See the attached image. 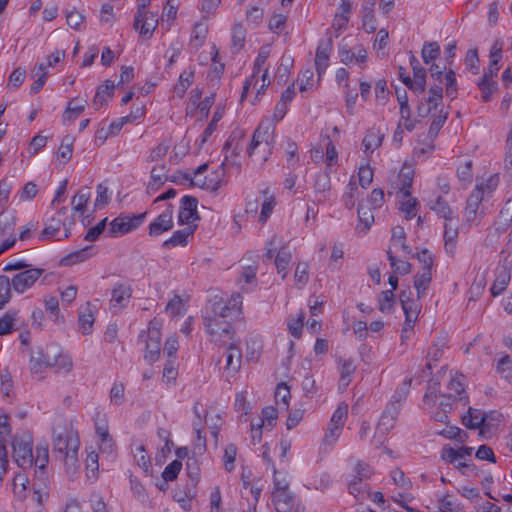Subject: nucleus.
<instances>
[{"label": "nucleus", "mask_w": 512, "mask_h": 512, "mask_svg": "<svg viewBox=\"0 0 512 512\" xmlns=\"http://www.w3.org/2000/svg\"><path fill=\"white\" fill-rule=\"evenodd\" d=\"M80 441L76 433L63 431L55 434L53 439V451L67 466H75L78 461L77 453Z\"/></svg>", "instance_id": "20e7f679"}, {"label": "nucleus", "mask_w": 512, "mask_h": 512, "mask_svg": "<svg viewBox=\"0 0 512 512\" xmlns=\"http://www.w3.org/2000/svg\"><path fill=\"white\" fill-rule=\"evenodd\" d=\"M511 279V266L506 262L495 269V279L490 288L493 297L499 296L507 287Z\"/></svg>", "instance_id": "aec40b11"}, {"label": "nucleus", "mask_w": 512, "mask_h": 512, "mask_svg": "<svg viewBox=\"0 0 512 512\" xmlns=\"http://www.w3.org/2000/svg\"><path fill=\"white\" fill-rule=\"evenodd\" d=\"M453 394H440L438 383L431 382L423 397V404L429 405L431 408H440L444 411H452Z\"/></svg>", "instance_id": "9d476101"}, {"label": "nucleus", "mask_w": 512, "mask_h": 512, "mask_svg": "<svg viewBox=\"0 0 512 512\" xmlns=\"http://www.w3.org/2000/svg\"><path fill=\"white\" fill-rule=\"evenodd\" d=\"M12 285L10 278L0 275V309H3L9 303L12 297Z\"/></svg>", "instance_id": "603ef678"}, {"label": "nucleus", "mask_w": 512, "mask_h": 512, "mask_svg": "<svg viewBox=\"0 0 512 512\" xmlns=\"http://www.w3.org/2000/svg\"><path fill=\"white\" fill-rule=\"evenodd\" d=\"M314 202L323 204L332 197L330 171L319 173L314 181Z\"/></svg>", "instance_id": "dca6fc26"}, {"label": "nucleus", "mask_w": 512, "mask_h": 512, "mask_svg": "<svg viewBox=\"0 0 512 512\" xmlns=\"http://www.w3.org/2000/svg\"><path fill=\"white\" fill-rule=\"evenodd\" d=\"M496 371L507 382H512V359L509 355H504L499 359Z\"/></svg>", "instance_id": "864d4df0"}, {"label": "nucleus", "mask_w": 512, "mask_h": 512, "mask_svg": "<svg viewBox=\"0 0 512 512\" xmlns=\"http://www.w3.org/2000/svg\"><path fill=\"white\" fill-rule=\"evenodd\" d=\"M19 311L9 310L0 317V335H8L15 329L18 320Z\"/></svg>", "instance_id": "58836bf2"}, {"label": "nucleus", "mask_w": 512, "mask_h": 512, "mask_svg": "<svg viewBox=\"0 0 512 512\" xmlns=\"http://www.w3.org/2000/svg\"><path fill=\"white\" fill-rule=\"evenodd\" d=\"M207 34V25L201 22L196 23L191 33L189 46L195 51L198 50L205 43Z\"/></svg>", "instance_id": "c9c22d12"}, {"label": "nucleus", "mask_w": 512, "mask_h": 512, "mask_svg": "<svg viewBox=\"0 0 512 512\" xmlns=\"http://www.w3.org/2000/svg\"><path fill=\"white\" fill-rule=\"evenodd\" d=\"M395 306L394 293L392 290L382 291L379 297V310L382 313H389Z\"/></svg>", "instance_id": "338daca9"}, {"label": "nucleus", "mask_w": 512, "mask_h": 512, "mask_svg": "<svg viewBox=\"0 0 512 512\" xmlns=\"http://www.w3.org/2000/svg\"><path fill=\"white\" fill-rule=\"evenodd\" d=\"M167 180L168 176L166 175L165 165L154 166L151 170V180L148 184V190H158Z\"/></svg>", "instance_id": "ea45409f"}, {"label": "nucleus", "mask_w": 512, "mask_h": 512, "mask_svg": "<svg viewBox=\"0 0 512 512\" xmlns=\"http://www.w3.org/2000/svg\"><path fill=\"white\" fill-rule=\"evenodd\" d=\"M44 306L46 312L49 313V318L55 323H62L63 316L60 314L59 301L55 296H48L44 299Z\"/></svg>", "instance_id": "49530a36"}, {"label": "nucleus", "mask_w": 512, "mask_h": 512, "mask_svg": "<svg viewBox=\"0 0 512 512\" xmlns=\"http://www.w3.org/2000/svg\"><path fill=\"white\" fill-rule=\"evenodd\" d=\"M401 306L405 315L404 332L413 331V327L418 319L420 312L419 301L413 300Z\"/></svg>", "instance_id": "c85d7f7f"}, {"label": "nucleus", "mask_w": 512, "mask_h": 512, "mask_svg": "<svg viewBox=\"0 0 512 512\" xmlns=\"http://www.w3.org/2000/svg\"><path fill=\"white\" fill-rule=\"evenodd\" d=\"M194 78V71L185 70L179 76L178 83L175 85V92L181 97L192 84Z\"/></svg>", "instance_id": "680f3d73"}, {"label": "nucleus", "mask_w": 512, "mask_h": 512, "mask_svg": "<svg viewBox=\"0 0 512 512\" xmlns=\"http://www.w3.org/2000/svg\"><path fill=\"white\" fill-rule=\"evenodd\" d=\"M173 228V212L170 209L162 212L153 222L149 225V235L157 237L162 233L169 231Z\"/></svg>", "instance_id": "5701e85b"}, {"label": "nucleus", "mask_w": 512, "mask_h": 512, "mask_svg": "<svg viewBox=\"0 0 512 512\" xmlns=\"http://www.w3.org/2000/svg\"><path fill=\"white\" fill-rule=\"evenodd\" d=\"M443 99V88L440 85L431 87L429 90V96L424 99L417 108L418 115L420 117H427L432 113L433 110H437L438 106L442 104Z\"/></svg>", "instance_id": "a211bd4d"}, {"label": "nucleus", "mask_w": 512, "mask_h": 512, "mask_svg": "<svg viewBox=\"0 0 512 512\" xmlns=\"http://www.w3.org/2000/svg\"><path fill=\"white\" fill-rule=\"evenodd\" d=\"M274 144L275 125L262 121L253 133L247 154L253 161L264 164L271 156Z\"/></svg>", "instance_id": "f03ea898"}, {"label": "nucleus", "mask_w": 512, "mask_h": 512, "mask_svg": "<svg viewBox=\"0 0 512 512\" xmlns=\"http://www.w3.org/2000/svg\"><path fill=\"white\" fill-rule=\"evenodd\" d=\"M446 348L447 342L444 338L438 339L431 344L426 355V368L428 370H431L433 364H436L443 357Z\"/></svg>", "instance_id": "c756f323"}, {"label": "nucleus", "mask_w": 512, "mask_h": 512, "mask_svg": "<svg viewBox=\"0 0 512 512\" xmlns=\"http://www.w3.org/2000/svg\"><path fill=\"white\" fill-rule=\"evenodd\" d=\"M90 247L75 251L62 258L61 263L63 265H73L79 262H83L91 257Z\"/></svg>", "instance_id": "bf43d9fd"}, {"label": "nucleus", "mask_w": 512, "mask_h": 512, "mask_svg": "<svg viewBox=\"0 0 512 512\" xmlns=\"http://www.w3.org/2000/svg\"><path fill=\"white\" fill-rule=\"evenodd\" d=\"M229 309L224 305V301L222 299H214L210 302L209 306L206 307V310L203 314L204 327L205 332L209 331L210 324H216L213 326L214 328L220 327L221 324H228V317L226 316V312Z\"/></svg>", "instance_id": "9b49d317"}, {"label": "nucleus", "mask_w": 512, "mask_h": 512, "mask_svg": "<svg viewBox=\"0 0 512 512\" xmlns=\"http://www.w3.org/2000/svg\"><path fill=\"white\" fill-rule=\"evenodd\" d=\"M292 255L290 250L286 245L282 246L277 255L275 256V266L278 274H281V277L284 279L288 275V266L291 261Z\"/></svg>", "instance_id": "72a5a7b5"}, {"label": "nucleus", "mask_w": 512, "mask_h": 512, "mask_svg": "<svg viewBox=\"0 0 512 512\" xmlns=\"http://www.w3.org/2000/svg\"><path fill=\"white\" fill-rule=\"evenodd\" d=\"M441 459L446 463L453 464L455 468L459 470L464 468L470 469L471 471L476 470L475 465L464 462L462 456L459 455V453L456 452V449L452 447L445 446L442 448Z\"/></svg>", "instance_id": "393cba45"}, {"label": "nucleus", "mask_w": 512, "mask_h": 512, "mask_svg": "<svg viewBox=\"0 0 512 512\" xmlns=\"http://www.w3.org/2000/svg\"><path fill=\"white\" fill-rule=\"evenodd\" d=\"M463 424L469 429L489 427L488 416L481 411L469 408L468 415L463 417Z\"/></svg>", "instance_id": "7c9ffc66"}, {"label": "nucleus", "mask_w": 512, "mask_h": 512, "mask_svg": "<svg viewBox=\"0 0 512 512\" xmlns=\"http://www.w3.org/2000/svg\"><path fill=\"white\" fill-rule=\"evenodd\" d=\"M216 326V324L209 325V331H207V335L212 343L218 345L220 347H224L229 345L231 342L240 341L235 338V330L232 327L231 323L221 324L220 327H212Z\"/></svg>", "instance_id": "2eb2a0df"}, {"label": "nucleus", "mask_w": 512, "mask_h": 512, "mask_svg": "<svg viewBox=\"0 0 512 512\" xmlns=\"http://www.w3.org/2000/svg\"><path fill=\"white\" fill-rule=\"evenodd\" d=\"M132 287L125 282H117L113 285L110 298V309L118 313L127 307L132 297Z\"/></svg>", "instance_id": "ddd939ff"}, {"label": "nucleus", "mask_w": 512, "mask_h": 512, "mask_svg": "<svg viewBox=\"0 0 512 512\" xmlns=\"http://www.w3.org/2000/svg\"><path fill=\"white\" fill-rule=\"evenodd\" d=\"M186 311V306L184 300L178 296L175 295L167 304L166 306V312L169 313L171 316H179L183 315Z\"/></svg>", "instance_id": "774afa93"}, {"label": "nucleus", "mask_w": 512, "mask_h": 512, "mask_svg": "<svg viewBox=\"0 0 512 512\" xmlns=\"http://www.w3.org/2000/svg\"><path fill=\"white\" fill-rule=\"evenodd\" d=\"M13 459L16 464L23 468H31L33 466V448L30 440H24L14 437L13 442Z\"/></svg>", "instance_id": "f8f14e48"}, {"label": "nucleus", "mask_w": 512, "mask_h": 512, "mask_svg": "<svg viewBox=\"0 0 512 512\" xmlns=\"http://www.w3.org/2000/svg\"><path fill=\"white\" fill-rule=\"evenodd\" d=\"M402 197L403 198L400 201V210L405 214V218L410 220L416 216L419 202L416 198L412 197L411 193H409V196Z\"/></svg>", "instance_id": "a18cd8bd"}, {"label": "nucleus", "mask_w": 512, "mask_h": 512, "mask_svg": "<svg viewBox=\"0 0 512 512\" xmlns=\"http://www.w3.org/2000/svg\"><path fill=\"white\" fill-rule=\"evenodd\" d=\"M270 50L267 47H262L254 61L253 73L246 79L243 91L241 94V100L247 97L249 89L252 87L257 90L256 98L270 85L268 78V68L265 67L267 59L269 57Z\"/></svg>", "instance_id": "7ed1b4c3"}, {"label": "nucleus", "mask_w": 512, "mask_h": 512, "mask_svg": "<svg viewBox=\"0 0 512 512\" xmlns=\"http://www.w3.org/2000/svg\"><path fill=\"white\" fill-rule=\"evenodd\" d=\"M388 260L390 262V266L394 270L395 273L406 275L411 272V264L404 260L397 259L391 251L387 252Z\"/></svg>", "instance_id": "0e129e2a"}, {"label": "nucleus", "mask_w": 512, "mask_h": 512, "mask_svg": "<svg viewBox=\"0 0 512 512\" xmlns=\"http://www.w3.org/2000/svg\"><path fill=\"white\" fill-rule=\"evenodd\" d=\"M35 456L33 455V464L39 470H44L49 461V452L47 445H37L35 449Z\"/></svg>", "instance_id": "13d9d810"}, {"label": "nucleus", "mask_w": 512, "mask_h": 512, "mask_svg": "<svg viewBox=\"0 0 512 512\" xmlns=\"http://www.w3.org/2000/svg\"><path fill=\"white\" fill-rule=\"evenodd\" d=\"M61 355V350L58 346H48L45 352H39L38 357H32V369L38 371V369L44 365L46 367H55L57 365L58 356Z\"/></svg>", "instance_id": "412c9836"}, {"label": "nucleus", "mask_w": 512, "mask_h": 512, "mask_svg": "<svg viewBox=\"0 0 512 512\" xmlns=\"http://www.w3.org/2000/svg\"><path fill=\"white\" fill-rule=\"evenodd\" d=\"M431 271L428 269L422 270V272L418 273L414 277V287L417 291L418 298H421L425 292L428 290L429 285L431 283Z\"/></svg>", "instance_id": "c03bdc74"}, {"label": "nucleus", "mask_w": 512, "mask_h": 512, "mask_svg": "<svg viewBox=\"0 0 512 512\" xmlns=\"http://www.w3.org/2000/svg\"><path fill=\"white\" fill-rule=\"evenodd\" d=\"M512 224V196L505 202L497 220L494 223L495 230L503 233Z\"/></svg>", "instance_id": "2f4dec72"}, {"label": "nucleus", "mask_w": 512, "mask_h": 512, "mask_svg": "<svg viewBox=\"0 0 512 512\" xmlns=\"http://www.w3.org/2000/svg\"><path fill=\"white\" fill-rule=\"evenodd\" d=\"M114 89L115 84L110 80H107L103 86H100L97 89L93 99V105L95 109H100L107 102V98L113 95Z\"/></svg>", "instance_id": "4c0bfd02"}, {"label": "nucleus", "mask_w": 512, "mask_h": 512, "mask_svg": "<svg viewBox=\"0 0 512 512\" xmlns=\"http://www.w3.org/2000/svg\"><path fill=\"white\" fill-rule=\"evenodd\" d=\"M43 273L44 269L41 268H29L17 272L10 278L13 291L17 294H24L35 286Z\"/></svg>", "instance_id": "1a4fd4ad"}, {"label": "nucleus", "mask_w": 512, "mask_h": 512, "mask_svg": "<svg viewBox=\"0 0 512 512\" xmlns=\"http://www.w3.org/2000/svg\"><path fill=\"white\" fill-rule=\"evenodd\" d=\"M456 175L463 186L469 185L473 180V161L470 159L459 161Z\"/></svg>", "instance_id": "e433bc0d"}, {"label": "nucleus", "mask_w": 512, "mask_h": 512, "mask_svg": "<svg viewBox=\"0 0 512 512\" xmlns=\"http://www.w3.org/2000/svg\"><path fill=\"white\" fill-rule=\"evenodd\" d=\"M479 89L482 92V99L484 102L491 100L492 94L497 90V83L485 73L478 83Z\"/></svg>", "instance_id": "09e8293b"}, {"label": "nucleus", "mask_w": 512, "mask_h": 512, "mask_svg": "<svg viewBox=\"0 0 512 512\" xmlns=\"http://www.w3.org/2000/svg\"><path fill=\"white\" fill-rule=\"evenodd\" d=\"M161 326L159 319L150 320L146 331L139 334V339L145 342L144 360L148 364H152L159 359L161 350Z\"/></svg>", "instance_id": "423d86ee"}, {"label": "nucleus", "mask_w": 512, "mask_h": 512, "mask_svg": "<svg viewBox=\"0 0 512 512\" xmlns=\"http://www.w3.org/2000/svg\"><path fill=\"white\" fill-rule=\"evenodd\" d=\"M482 189V186H476L467 199L463 218L470 225L477 219L478 209L482 202Z\"/></svg>", "instance_id": "4be33fe9"}, {"label": "nucleus", "mask_w": 512, "mask_h": 512, "mask_svg": "<svg viewBox=\"0 0 512 512\" xmlns=\"http://www.w3.org/2000/svg\"><path fill=\"white\" fill-rule=\"evenodd\" d=\"M359 195V189L354 177L349 180L345 192L342 196V201L347 209H352L355 206L356 199Z\"/></svg>", "instance_id": "37998d69"}, {"label": "nucleus", "mask_w": 512, "mask_h": 512, "mask_svg": "<svg viewBox=\"0 0 512 512\" xmlns=\"http://www.w3.org/2000/svg\"><path fill=\"white\" fill-rule=\"evenodd\" d=\"M192 426L195 434L193 454L201 456L206 452V437L202 434V424L200 422H193Z\"/></svg>", "instance_id": "79ce46f5"}, {"label": "nucleus", "mask_w": 512, "mask_h": 512, "mask_svg": "<svg viewBox=\"0 0 512 512\" xmlns=\"http://www.w3.org/2000/svg\"><path fill=\"white\" fill-rule=\"evenodd\" d=\"M349 493L357 499H364L368 494V485L357 478L352 477L348 484Z\"/></svg>", "instance_id": "4d7b16f0"}, {"label": "nucleus", "mask_w": 512, "mask_h": 512, "mask_svg": "<svg viewBox=\"0 0 512 512\" xmlns=\"http://www.w3.org/2000/svg\"><path fill=\"white\" fill-rule=\"evenodd\" d=\"M196 227L197 225L187 226L184 229L175 231L169 239L163 242L162 246L164 248L186 246L188 243V238L193 235Z\"/></svg>", "instance_id": "bb28decb"}, {"label": "nucleus", "mask_w": 512, "mask_h": 512, "mask_svg": "<svg viewBox=\"0 0 512 512\" xmlns=\"http://www.w3.org/2000/svg\"><path fill=\"white\" fill-rule=\"evenodd\" d=\"M413 178V168L408 165H403L396 179L397 188L399 189V192L402 194V196H409V193H411L410 189L412 187Z\"/></svg>", "instance_id": "a878e982"}, {"label": "nucleus", "mask_w": 512, "mask_h": 512, "mask_svg": "<svg viewBox=\"0 0 512 512\" xmlns=\"http://www.w3.org/2000/svg\"><path fill=\"white\" fill-rule=\"evenodd\" d=\"M382 143V136L374 131H369L363 139L365 153H372Z\"/></svg>", "instance_id": "69168bd1"}, {"label": "nucleus", "mask_w": 512, "mask_h": 512, "mask_svg": "<svg viewBox=\"0 0 512 512\" xmlns=\"http://www.w3.org/2000/svg\"><path fill=\"white\" fill-rule=\"evenodd\" d=\"M463 380H464L463 375H458V376L452 377L448 384V390H449V393L453 394L454 400H458L460 402H463L464 404H467L468 397L465 394Z\"/></svg>", "instance_id": "f704fd0d"}, {"label": "nucleus", "mask_w": 512, "mask_h": 512, "mask_svg": "<svg viewBox=\"0 0 512 512\" xmlns=\"http://www.w3.org/2000/svg\"><path fill=\"white\" fill-rule=\"evenodd\" d=\"M94 321L95 318L89 306L79 312L78 322L83 334L88 335L92 332Z\"/></svg>", "instance_id": "8fccbe9b"}, {"label": "nucleus", "mask_w": 512, "mask_h": 512, "mask_svg": "<svg viewBox=\"0 0 512 512\" xmlns=\"http://www.w3.org/2000/svg\"><path fill=\"white\" fill-rule=\"evenodd\" d=\"M440 55V46L437 42H426L423 45L421 56L425 64L436 60Z\"/></svg>", "instance_id": "5fc2aeb1"}, {"label": "nucleus", "mask_w": 512, "mask_h": 512, "mask_svg": "<svg viewBox=\"0 0 512 512\" xmlns=\"http://www.w3.org/2000/svg\"><path fill=\"white\" fill-rule=\"evenodd\" d=\"M197 198L189 195H185L181 199V206L179 209L178 220L181 224H186L187 226H193L192 224L199 220V216L197 213Z\"/></svg>", "instance_id": "f3484780"}, {"label": "nucleus", "mask_w": 512, "mask_h": 512, "mask_svg": "<svg viewBox=\"0 0 512 512\" xmlns=\"http://www.w3.org/2000/svg\"><path fill=\"white\" fill-rule=\"evenodd\" d=\"M406 233L403 227L401 226H395L392 228V237L391 241L393 245L399 246L405 253H410L411 249L406 244Z\"/></svg>", "instance_id": "e2e57ef3"}, {"label": "nucleus", "mask_w": 512, "mask_h": 512, "mask_svg": "<svg viewBox=\"0 0 512 512\" xmlns=\"http://www.w3.org/2000/svg\"><path fill=\"white\" fill-rule=\"evenodd\" d=\"M271 501L277 512H304V508L290 490L286 472H280L273 466V486Z\"/></svg>", "instance_id": "f257e3e1"}, {"label": "nucleus", "mask_w": 512, "mask_h": 512, "mask_svg": "<svg viewBox=\"0 0 512 512\" xmlns=\"http://www.w3.org/2000/svg\"><path fill=\"white\" fill-rule=\"evenodd\" d=\"M262 351L259 338L251 336L246 340V357L248 361H257Z\"/></svg>", "instance_id": "3c124183"}, {"label": "nucleus", "mask_w": 512, "mask_h": 512, "mask_svg": "<svg viewBox=\"0 0 512 512\" xmlns=\"http://www.w3.org/2000/svg\"><path fill=\"white\" fill-rule=\"evenodd\" d=\"M158 24L157 15L150 11L137 12L134 20V28L140 35L150 37Z\"/></svg>", "instance_id": "6ab92c4d"}, {"label": "nucleus", "mask_w": 512, "mask_h": 512, "mask_svg": "<svg viewBox=\"0 0 512 512\" xmlns=\"http://www.w3.org/2000/svg\"><path fill=\"white\" fill-rule=\"evenodd\" d=\"M91 193L89 188H81L78 193L73 197L71 205L75 212L83 214L86 211V205L90 199Z\"/></svg>", "instance_id": "de8ad7c7"}, {"label": "nucleus", "mask_w": 512, "mask_h": 512, "mask_svg": "<svg viewBox=\"0 0 512 512\" xmlns=\"http://www.w3.org/2000/svg\"><path fill=\"white\" fill-rule=\"evenodd\" d=\"M240 341L231 342L229 345H226V351L224 353L225 357V365L223 367V372L227 377L235 376L242 364V352L239 347Z\"/></svg>", "instance_id": "4468645a"}, {"label": "nucleus", "mask_w": 512, "mask_h": 512, "mask_svg": "<svg viewBox=\"0 0 512 512\" xmlns=\"http://www.w3.org/2000/svg\"><path fill=\"white\" fill-rule=\"evenodd\" d=\"M430 209L438 216L442 217L445 222L454 220L452 209L447 201L440 196H438L434 202H431Z\"/></svg>", "instance_id": "a19ab883"}, {"label": "nucleus", "mask_w": 512, "mask_h": 512, "mask_svg": "<svg viewBox=\"0 0 512 512\" xmlns=\"http://www.w3.org/2000/svg\"><path fill=\"white\" fill-rule=\"evenodd\" d=\"M339 372H340V379H339V387L340 388H346L350 382H351V376L354 374L356 370V366L354 364V360L349 359H339Z\"/></svg>", "instance_id": "473e14b6"}, {"label": "nucleus", "mask_w": 512, "mask_h": 512, "mask_svg": "<svg viewBox=\"0 0 512 512\" xmlns=\"http://www.w3.org/2000/svg\"><path fill=\"white\" fill-rule=\"evenodd\" d=\"M73 141L74 139L70 136H65L59 146L57 152V158L62 161V163H67L71 157L73 152Z\"/></svg>", "instance_id": "6e6d98bb"}, {"label": "nucleus", "mask_w": 512, "mask_h": 512, "mask_svg": "<svg viewBox=\"0 0 512 512\" xmlns=\"http://www.w3.org/2000/svg\"><path fill=\"white\" fill-rule=\"evenodd\" d=\"M260 194L263 196V202L261 205V211L259 214V222L264 224L273 212L276 205L275 195L269 187H265L260 190Z\"/></svg>", "instance_id": "cd10ccee"}, {"label": "nucleus", "mask_w": 512, "mask_h": 512, "mask_svg": "<svg viewBox=\"0 0 512 512\" xmlns=\"http://www.w3.org/2000/svg\"><path fill=\"white\" fill-rule=\"evenodd\" d=\"M68 212L67 207H62L58 210L55 216L51 217L45 224L44 229L39 235V240H61L70 236V230L66 225L63 217Z\"/></svg>", "instance_id": "0eeeda50"}, {"label": "nucleus", "mask_w": 512, "mask_h": 512, "mask_svg": "<svg viewBox=\"0 0 512 512\" xmlns=\"http://www.w3.org/2000/svg\"><path fill=\"white\" fill-rule=\"evenodd\" d=\"M147 212L120 214L110 222L109 233L113 237L122 236L137 229L146 219Z\"/></svg>", "instance_id": "6e6552de"}, {"label": "nucleus", "mask_w": 512, "mask_h": 512, "mask_svg": "<svg viewBox=\"0 0 512 512\" xmlns=\"http://www.w3.org/2000/svg\"><path fill=\"white\" fill-rule=\"evenodd\" d=\"M411 381V379L404 381L392 395L378 422V425L381 426L382 430H391L395 426L399 412L402 408V403L406 399L409 391Z\"/></svg>", "instance_id": "39448f33"}, {"label": "nucleus", "mask_w": 512, "mask_h": 512, "mask_svg": "<svg viewBox=\"0 0 512 512\" xmlns=\"http://www.w3.org/2000/svg\"><path fill=\"white\" fill-rule=\"evenodd\" d=\"M332 51V40L319 43L315 55V68L319 77H321L329 66V57Z\"/></svg>", "instance_id": "b1692460"}, {"label": "nucleus", "mask_w": 512, "mask_h": 512, "mask_svg": "<svg viewBox=\"0 0 512 512\" xmlns=\"http://www.w3.org/2000/svg\"><path fill=\"white\" fill-rule=\"evenodd\" d=\"M242 296L239 293H234L231 295L229 301L224 305L229 310L225 313L228 318H232L235 315H239L242 312Z\"/></svg>", "instance_id": "052dcab7"}]
</instances>
